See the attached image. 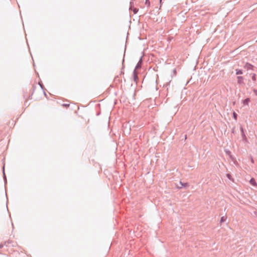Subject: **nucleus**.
<instances>
[{
	"instance_id": "obj_23",
	"label": "nucleus",
	"mask_w": 257,
	"mask_h": 257,
	"mask_svg": "<svg viewBox=\"0 0 257 257\" xmlns=\"http://www.w3.org/2000/svg\"><path fill=\"white\" fill-rule=\"evenodd\" d=\"M2 246H3V245H0V247H2Z\"/></svg>"
},
{
	"instance_id": "obj_14",
	"label": "nucleus",
	"mask_w": 257,
	"mask_h": 257,
	"mask_svg": "<svg viewBox=\"0 0 257 257\" xmlns=\"http://www.w3.org/2000/svg\"><path fill=\"white\" fill-rule=\"evenodd\" d=\"M225 219H226V218H225L224 217H223H223H222L221 218V219H220V222H221V223H222V222H224V221H225Z\"/></svg>"
},
{
	"instance_id": "obj_20",
	"label": "nucleus",
	"mask_w": 257,
	"mask_h": 257,
	"mask_svg": "<svg viewBox=\"0 0 257 257\" xmlns=\"http://www.w3.org/2000/svg\"><path fill=\"white\" fill-rule=\"evenodd\" d=\"M240 131L241 132V134L242 133V132H243V128L242 127H240Z\"/></svg>"
},
{
	"instance_id": "obj_10",
	"label": "nucleus",
	"mask_w": 257,
	"mask_h": 257,
	"mask_svg": "<svg viewBox=\"0 0 257 257\" xmlns=\"http://www.w3.org/2000/svg\"><path fill=\"white\" fill-rule=\"evenodd\" d=\"M251 79L254 82L256 81V75L255 74H252Z\"/></svg>"
},
{
	"instance_id": "obj_19",
	"label": "nucleus",
	"mask_w": 257,
	"mask_h": 257,
	"mask_svg": "<svg viewBox=\"0 0 257 257\" xmlns=\"http://www.w3.org/2000/svg\"><path fill=\"white\" fill-rule=\"evenodd\" d=\"M251 162L252 163H254V160H253V158L252 157H251Z\"/></svg>"
},
{
	"instance_id": "obj_17",
	"label": "nucleus",
	"mask_w": 257,
	"mask_h": 257,
	"mask_svg": "<svg viewBox=\"0 0 257 257\" xmlns=\"http://www.w3.org/2000/svg\"><path fill=\"white\" fill-rule=\"evenodd\" d=\"M227 178H228L229 179H230V180H231V176L229 174H227Z\"/></svg>"
},
{
	"instance_id": "obj_12",
	"label": "nucleus",
	"mask_w": 257,
	"mask_h": 257,
	"mask_svg": "<svg viewBox=\"0 0 257 257\" xmlns=\"http://www.w3.org/2000/svg\"><path fill=\"white\" fill-rule=\"evenodd\" d=\"M145 4H146V5L147 6V7H149L150 5V3L149 2V0H145Z\"/></svg>"
},
{
	"instance_id": "obj_11",
	"label": "nucleus",
	"mask_w": 257,
	"mask_h": 257,
	"mask_svg": "<svg viewBox=\"0 0 257 257\" xmlns=\"http://www.w3.org/2000/svg\"><path fill=\"white\" fill-rule=\"evenodd\" d=\"M225 152L228 156L231 155L230 151L227 149L225 150Z\"/></svg>"
},
{
	"instance_id": "obj_16",
	"label": "nucleus",
	"mask_w": 257,
	"mask_h": 257,
	"mask_svg": "<svg viewBox=\"0 0 257 257\" xmlns=\"http://www.w3.org/2000/svg\"><path fill=\"white\" fill-rule=\"evenodd\" d=\"M233 117L235 119H236L237 118V114L235 112H233Z\"/></svg>"
},
{
	"instance_id": "obj_13",
	"label": "nucleus",
	"mask_w": 257,
	"mask_h": 257,
	"mask_svg": "<svg viewBox=\"0 0 257 257\" xmlns=\"http://www.w3.org/2000/svg\"><path fill=\"white\" fill-rule=\"evenodd\" d=\"M228 156L230 158V159L232 161H233V162L236 161L235 159L232 157V156L231 155H230Z\"/></svg>"
},
{
	"instance_id": "obj_5",
	"label": "nucleus",
	"mask_w": 257,
	"mask_h": 257,
	"mask_svg": "<svg viewBox=\"0 0 257 257\" xmlns=\"http://www.w3.org/2000/svg\"><path fill=\"white\" fill-rule=\"evenodd\" d=\"M237 82L239 84H242L243 83V77L242 76H237Z\"/></svg>"
},
{
	"instance_id": "obj_9",
	"label": "nucleus",
	"mask_w": 257,
	"mask_h": 257,
	"mask_svg": "<svg viewBox=\"0 0 257 257\" xmlns=\"http://www.w3.org/2000/svg\"><path fill=\"white\" fill-rule=\"evenodd\" d=\"M242 74V72L241 70L236 69V75H239V74Z\"/></svg>"
},
{
	"instance_id": "obj_3",
	"label": "nucleus",
	"mask_w": 257,
	"mask_h": 257,
	"mask_svg": "<svg viewBox=\"0 0 257 257\" xmlns=\"http://www.w3.org/2000/svg\"><path fill=\"white\" fill-rule=\"evenodd\" d=\"M244 67L247 70L252 69L253 66L249 63H246Z\"/></svg>"
},
{
	"instance_id": "obj_24",
	"label": "nucleus",
	"mask_w": 257,
	"mask_h": 257,
	"mask_svg": "<svg viewBox=\"0 0 257 257\" xmlns=\"http://www.w3.org/2000/svg\"><path fill=\"white\" fill-rule=\"evenodd\" d=\"M160 3H161L162 0H160Z\"/></svg>"
},
{
	"instance_id": "obj_18",
	"label": "nucleus",
	"mask_w": 257,
	"mask_h": 257,
	"mask_svg": "<svg viewBox=\"0 0 257 257\" xmlns=\"http://www.w3.org/2000/svg\"><path fill=\"white\" fill-rule=\"evenodd\" d=\"M253 92H254V94H255L256 96H257V90H256V89H254V90H253Z\"/></svg>"
},
{
	"instance_id": "obj_2",
	"label": "nucleus",
	"mask_w": 257,
	"mask_h": 257,
	"mask_svg": "<svg viewBox=\"0 0 257 257\" xmlns=\"http://www.w3.org/2000/svg\"><path fill=\"white\" fill-rule=\"evenodd\" d=\"M180 184L181 185L180 186H177V187L179 188V189H181V188H182L183 187H186L188 186V183H183L181 181L180 182Z\"/></svg>"
},
{
	"instance_id": "obj_1",
	"label": "nucleus",
	"mask_w": 257,
	"mask_h": 257,
	"mask_svg": "<svg viewBox=\"0 0 257 257\" xmlns=\"http://www.w3.org/2000/svg\"><path fill=\"white\" fill-rule=\"evenodd\" d=\"M142 57H141V58L140 59L138 63H137V64L136 66L135 70H136V69L141 68V67L142 66Z\"/></svg>"
},
{
	"instance_id": "obj_7",
	"label": "nucleus",
	"mask_w": 257,
	"mask_h": 257,
	"mask_svg": "<svg viewBox=\"0 0 257 257\" xmlns=\"http://www.w3.org/2000/svg\"><path fill=\"white\" fill-rule=\"evenodd\" d=\"M133 75H134V80H135V81H136V79L137 78V74L136 70H134Z\"/></svg>"
},
{
	"instance_id": "obj_22",
	"label": "nucleus",
	"mask_w": 257,
	"mask_h": 257,
	"mask_svg": "<svg viewBox=\"0 0 257 257\" xmlns=\"http://www.w3.org/2000/svg\"><path fill=\"white\" fill-rule=\"evenodd\" d=\"M40 84V85L41 86V87L42 88H43L42 85L41 84Z\"/></svg>"
},
{
	"instance_id": "obj_8",
	"label": "nucleus",
	"mask_w": 257,
	"mask_h": 257,
	"mask_svg": "<svg viewBox=\"0 0 257 257\" xmlns=\"http://www.w3.org/2000/svg\"><path fill=\"white\" fill-rule=\"evenodd\" d=\"M241 136L242 137V139L245 141H247V138L245 135V134L244 132H242V133L241 134Z\"/></svg>"
},
{
	"instance_id": "obj_6",
	"label": "nucleus",
	"mask_w": 257,
	"mask_h": 257,
	"mask_svg": "<svg viewBox=\"0 0 257 257\" xmlns=\"http://www.w3.org/2000/svg\"><path fill=\"white\" fill-rule=\"evenodd\" d=\"M250 101V99L249 98H247L246 99H245L243 101V104L244 105H247L248 102Z\"/></svg>"
},
{
	"instance_id": "obj_4",
	"label": "nucleus",
	"mask_w": 257,
	"mask_h": 257,
	"mask_svg": "<svg viewBox=\"0 0 257 257\" xmlns=\"http://www.w3.org/2000/svg\"><path fill=\"white\" fill-rule=\"evenodd\" d=\"M249 183L251 185L257 187V184L254 178H251L249 181Z\"/></svg>"
},
{
	"instance_id": "obj_15",
	"label": "nucleus",
	"mask_w": 257,
	"mask_h": 257,
	"mask_svg": "<svg viewBox=\"0 0 257 257\" xmlns=\"http://www.w3.org/2000/svg\"><path fill=\"white\" fill-rule=\"evenodd\" d=\"M3 174H4V177L5 180V182H6V176L5 175V172H4V167H3Z\"/></svg>"
},
{
	"instance_id": "obj_21",
	"label": "nucleus",
	"mask_w": 257,
	"mask_h": 257,
	"mask_svg": "<svg viewBox=\"0 0 257 257\" xmlns=\"http://www.w3.org/2000/svg\"><path fill=\"white\" fill-rule=\"evenodd\" d=\"M137 12H138V10H137L136 9H135L134 10V12L135 14H136L137 13Z\"/></svg>"
}]
</instances>
